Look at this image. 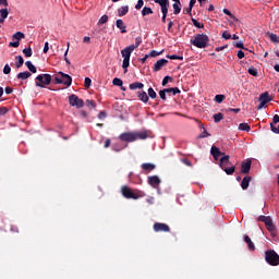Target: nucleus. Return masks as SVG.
<instances>
[{
	"instance_id": "obj_1",
	"label": "nucleus",
	"mask_w": 279,
	"mask_h": 279,
	"mask_svg": "<svg viewBox=\"0 0 279 279\" xmlns=\"http://www.w3.org/2000/svg\"><path fill=\"white\" fill-rule=\"evenodd\" d=\"M190 43L197 49H206L208 47L209 37L205 34H197Z\"/></svg>"
},
{
	"instance_id": "obj_2",
	"label": "nucleus",
	"mask_w": 279,
	"mask_h": 279,
	"mask_svg": "<svg viewBox=\"0 0 279 279\" xmlns=\"http://www.w3.org/2000/svg\"><path fill=\"white\" fill-rule=\"evenodd\" d=\"M54 84H63L66 87H70L73 83V78L70 74H64L63 72H59L53 76Z\"/></svg>"
},
{
	"instance_id": "obj_3",
	"label": "nucleus",
	"mask_w": 279,
	"mask_h": 279,
	"mask_svg": "<svg viewBox=\"0 0 279 279\" xmlns=\"http://www.w3.org/2000/svg\"><path fill=\"white\" fill-rule=\"evenodd\" d=\"M265 260L272 267L279 266V255L275 250H268L265 252Z\"/></svg>"
},
{
	"instance_id": "obj_4",
	"label": "nucleus",
	"mask_w": 279,
	"mask_h": 279,
	"mask_svg": "<svg viewBox=\"0 0 279 279\" xmlns=\"http://www.w3.org/2000/svg\"><path fill=\"white\" fill-rule=\"evenodd\" d=\"M230 157L228 155L223 156L222 158L219 159V168L225 170V172L228 175H231L235 172V166H230ZM229 167V168H228Z\"/></svg>"
},
{
	"instance_id": "obj_5",
	"label": "nucleus",
	"mask_w": 279,
	"mask_h": 279,
	"mask_svg": "<svg viewBox=\"0 0 279 279\" xmlns=\"http://www.w3.org/2000/svg\"><path fill=\"white\" fill-rule=\"evenodd\" d=\"M37 82L35 85L37 87H45V85H50L52 83V75L51 74H39L36 77Z\"/></svg>"
},
{
	"instance_id": "obj_6",
	"label": "nucleus",
	"mask_w": 279,
	"mask_h": 279,
	"mask_svg": "<svg viewBox=\"0 0 279 279\" xmlns=\"http://www.w3.org/2000/svg\"><path fill=\"white\" fill-rule=\"evenodd\" d=\"M257 220L265 223V226L269 232L276 231V226L274 225L272 218L270 216L260 215L259 217H257Z\"/></svg>"
},
{
	"instance_id": "obj_7",
	"label": "nucleus",
	"mask_w": 279,
	"mask_h": 279,
	"mask_svg": "<svg viewBox=\"0 0 279 279\" xmlns=\"http://www.w3.org/2000/svg\"><path fill=\"white\" fill-rule=\"evenodd\" d=\"M69 105L71 107H76L77 109H81L84 107V100L81 99L77 95L71 94L69 96Z\"/></svg>"
},
{
	"instance_id": "obj_8",
	"label": "nucleus",
	"mask_w": 279,
	"mask_h": 279,
	"mask_svg": "<svg viewBox=\"0 0 279 279\" xmlns=\"http://www.w3.org/2000/svg\"><path fill=\"white\" fill-rule=\"evenodd\" d=\"M121 54L123 58L122 68L124 70V73H128V68L130 66V59H131L132 52L129 51L126 48H124L121 50Z\"/></svg>"
},
{
	"instance_id": "obj_9",
	"label": "nucleus",
	"mask_w": 279,
	"mask_h": 279,
	"mask_svg": "<svg viewBox=\"0 0 279 279\" xmlns=\"http://www.w3.org/2000/svg\"><path fill=\"white\" fill-rule=\"evenodd\" d=\"M121 193H122L123 197L126 198V199L136 201L140 197H142L141 195H137V194L133 193L132 190L126 185L122 186Z\"/></svg>"
},
{
	"instance_id": "obj_10",
	"label": "nucleus",
	"mask_w": 279,
	"mask_h": 279,
	"mask_svg": "<svg viewBox=\"0 0 279 279\" xmlns=\"http://www.w3.org/2000/svg\"><path fill=\"white\" fill-rule=\"evenodd\" d=\"M259 106H257V110H262L266 104L272 101V98L270 97L269 95V92H264L263 94H260V97H259Z\"/></svg>"
},
{
	"instance_id": "obj_11",
	"label": "nucleus",
	"mask_w": 279,
	"mask_h": 279,
	"mask_svg": "<svg viewBox=\"0 0 279 279\" xmlns=\"http://www.w3.org/2000/svg\"><path fill=\"white\" fill-rule=\"evenodd\" d=\"M120 141L126 142V143H133L135 142V133L134 132H124L119 135Z\"/></svg>"
},
{
	"instance_id": "obj_12",
	"label": "nucleus",
	"mask_w": 279,
	"mask_h": 279,
	"mask_svg": "<svg viewBox=\"0 0 279 279\" xmlns=\"http://www.w3.org/2000/svg\"><path fill=\"white\" fill-rule=\"evenodd\" d=\"M153 229L155 232H170V227L167 223L162 222H155Z\"/></svg>"
},
{
	"instance_id": "obj_13",
	"label": "nucleus",
	"mask_w": 279,
	"mask_h": 279,
	"mask_svg": "<svg viewBox=\"0 0 279 279\" xmlns=\"http://www.w3.org/2000/svg\"><path fill=\"white\" fill-rule=\"evenodd\" d=\"M168 63H169V60L165 58L157 60L156 63L154 64V72L161 71L162 68L167 66Z\"/></svg>"
},
{
	"instance_id": "obj_14",
	"label": "nucleus",
	"mask_w": 279,
	"mask_h": 279,
	"mask_svg": "<svg viewBox=\"0 0 279 279\" xmlns=\"http://www.w3.org/2000/svg\"><path fill=\"white\" fill-rule=\"evenodd\" d=\"M148 183L151 187L156 189L161 184V179L157 175H153L148 178Z\"/></svg>"
},
{
	"instance_id": "obj_15",
	"label": "nucleus",
	"mask_w": 279,
	"mask_h": 279,
	"mask_svg": "<svg viewBox=\"0 0 279 279\" xmlns=\"http://www.w3.org/2000/svg\"><path fill=\"white\" fill-rule=\"evenodd\" d=\"M210 154L215 160H219V157L225 155L216 145L211 146Z\"/></svg>"
},
{
	"instance_id": "obj_16",
	"label": "nucleus",
	"mask_w": 279,
	"mask_h": 279,
	"mask_svg": "<svg viewBox=\"0 0 279 279\" xmlns=\"http://www.w3.org/2000/svg\"><path fill=\"white\" fill-rule=\"evenodd\" d=\"M251 169H252V160L242 162V167H241L242 173L247 174L250 173Z\"/></svg>"
},
{
	"instance_id": "obj_17",
	"label": "nucleus",
	"mask_w": 279,
	"mask_h": 279,
	"mask_svg": "<svg viewBox=\"0 0 279 279\" xmlns=\"http://www.w3.org/2000/svg\"><path fill=\"white\" fill-rule=\"evenodd\" d=\"M141 168H142L143 171L150 172V171H154L156 169V166L151 162H143L141 165Z\"/></svg>"
},
{
	"instance_id": "obj_18",
	"label": "nucleus",
	"mask_w": 279,
	"mask_h": 279,
	"mask_svg": "<svg viewBox=\"0 0 279 279\" xmlns=\"http://www.w3.org/2000/svg\"><path fill=\"white\" fill-rule=\"evenodd\" d=\"M136 95L140 101H143L144 104H147L149 101V97L146 92H137Z\"/></svg>"
},
{
	"instance_id": "obj_19",
	"label": "nucleus",
	"mask_w": 279,
	"mask_h": 279,
	"mask_svg": "<svg viewBox=\"0 0 279 279\" xmlns=\"http://www.w3.org/2000/svg\"><path fill=\"white\" fill-rule=\"evenodd\" d=\"M135 141L137 140H147L149 137V134L147 131L143 132H134Z\"/></svg>"
},
{
	"instance_id": "obj_20",
	"label": "nucleus",
	"mask_w": 279,
	"mask_h": 279,
	"mask_svg": "<svg viewBox=\"0 0 279 279\" xmlns=\"http://www.w3.org/2000/svg\"><path fill=\"white\" fill-rule=\"evenodd\" d=\"M244 241L247 244L248 251L254 252L255 251V244L253 243L252 239L250 238V235L245 234L244 235Z\"/></svg>"
},
{
	"instance_id": "obj_21",
	"label": "nucleus",
	"mask_w": 279,
	"mask_h": 279,
	"mask_svg": "<svg viewBox=\"0 0 279 279\" xmlns=\"http://www.w3.org/2000/svg\"><path fill=\"white\" fill-rule=\"evenodd\" d=\"M117 28H119L121 31V34H126V25L124 24V22L122 20H118L116 23Z\"/></svg>"
},
{
	"instance_id": "obj_22",
	"label": "nucleus",
	"mask_w": 279,
	"mask_h": 279,
	"mask_svg": "<svg viewBox=\"0 0 279 279\" xmlns=\"http://www.w3.org/2000/svg\"><path fill=\"white\" fill-rule=\"evenodd\" d=\"M144 84L141 82H134L131 85H129V89L131 90H135V89H143L144 88Z\"/></svg>"
},
{
	"instance_id": "obj_23",
	"label": "nucleus",
	"mask_w": 279,
	"mask_h": 279,
	"mask_svg": "<svg viewBox=\"0 0 279 279\" xmlns=\"http://www.w3.org/2000/svg\"><path fill=\"white\" fill-rule=\"evenodd\" d=\"M31 77H32V73H29L27 71L26 72H22L20 74H16V78L17 80H22V81L28 80Z\"/></svg>"
},
{
	"instance_id": "obj_24",
	"label": "nucleus",
	"mask_w": 279,
	"mask_h": 279,
	"mask_svg": "<svg viewBox=\"0 0 279 279\" xmlns=\"http://www.w3.org/2000/svg\"><path fill=\"white\" fill-rule=\"evenodd\" d=\"M163 92H166V94H172L173 96L181 94V90L178 87L166 88Z\"/></svg>"
},
{
	"instance_id": "obj_25",
	"label": "nucleus",
	"mask_w": 279,
	"mask_h": 279,
	"mask_svg": "<svg viewBox=\"0 0 279 279\" xmlns=\"http://www.w3.org/2000/svg\"><path fill=\"white\" fill-rule=\"evenodd\" d=\"M252 181V177H245L242 181L241 187L246 190L250 187V182Z\"/></svg>"
},
{
	"instance_id": "obj_26",
	"label": "nucleus",
	"mask_w": 279,
	"mask_h": 279,
	"mask_svg": "<svg viewBox=\"0 0 279 279\" xmlns=\"http://www.w3.org/2000/svg\"><path fill=\"white\" fill-rule=\"evenodd\" d=\"M25 66H27V69H28L33 74H36V73H37V68L33 64L32 61H26V62H25Z\"/></svg>"
},
{
	"instance_id": "obj_27",
	"label": "nucleus",
	"mask_w": 279,
	"mask_h": 279,
	"mask_svg": "<svg viewBox=\"0 0 279 279\" xmlns=\"http://www.w3.org/2000/svg\"><path fill=\"white\" fill-rule=\"evenodd\" d=\"M149 14H154V11L150 7H144L142 9V16H149Z\"/></svg>"
},
{
	"instance_id": "obj_28",
	"label": "nucleus",
	"mask_w": 279,
	"mask_h": 279,
	"mask_svg": "<svg viewBox=\"0 0 279 279\" xmlns=\"http://www.w3.org/2000/svg\"><path fill=\"white\" fill-rule=\"evenodd\" d=\"M15 60H16V62H15V68L16 69H20L21 66H23L24 58L22 56H16Z\"/></svg>"
},
{
	"instance_id": "obj_29",
	"label": "nucleus",
	"mask_w": 279,
	"mask_h": 279,
	"mask_svg": "<svg viewBox=\"0 0 279 279\" xmlns=\"http://www.w3.org/2000/svg\"><path fill=\"white\" fill-rule=\"evenodd\" d=\"M129 13V7H121L118 10V16H125Z\"/></svg>"
},
{
	"instance_id": "obj_30",
	"label": "nucleus",
	"mask_w": 279,
	"mask_h": 279,
	"mask_svg": "<svg viewBox=\"0 0 279 279\" xmlns=\"http://www.w3.org/2000/svg\"><path fill=\"white\" fill-rule=\"evenodd\" d=\"M226 99V95L223 94H217L214 98V101H216L217 104H221L222 101H225Z\"/></svg>"
},
{
	"instance_id": "obj_31",
	"label": "nucleus",
	"mask_w": 279,
	"mask_h": 279,
	"mask_svg": "<svg viewBox=\"0 0 279 279\" xmlns=\"http://www.w3.org/2000/svg\"><path fill=\"white\" fill-rule=\"evenodd\" d=\"M25 38V35L22 32H16L15 34H13L12 39H15L17 41H20L21 39Z\"/></svg>"
},
{
	"instance_id": "obj_32",
	"label": "nucleus",
	"mask_w": 279,
	"mask_h": 279,
	"mask_svg": "<svg viewBox=\"0 0 279 279\" xmlns=\"http://www.w3.org/2000/svg\"><path fill=\"white\" fill-rule=\"evenodd\" d=\"M238 129H239L240 131H243V132H250V130H251L248 123H241L240 126H238Z\"/></svg>"
},
{
	"instance_id": "obj_33",
	"label": "nucleus",
	"mask_w": 279,
	"mask_h": 279,
	"mask_svg": "<svg viewBox=\"0 0 279 279\" xmlns=\"http://www.w3.org/2000/svg\"><path fill=\"white\" fill-rule=\"evenodd\" d=\"M213 119H214L215 123H218L221 120H223V113H221V112L215 113Z\"/></svg>"
},
{
	"instance_id": "obj_34",
	"label": "nucleus",
	"mask_w": 279,
	"mask_h": 279,
	"mask_svg": "<svg viewBox=\"0 0 279 279\" xmlns=\"http://www.w3.org/2000/svg\"><path fill=\"white\" fill-rule=\"evenodd\" d=\"M108 21H109V16H108V15H102V16L99 19L97 25H98V26L104 25V24L108 23Z\"/></svg>"
},
{
	"instance_id": "obj_35",
	"label": "nucleus",
	"mask_w": 279,
	"mask_h": 279,
	"mask_svg": "<svg viewBox=\"0 0 279 279\" xmlns=\"http://www.w3.org/2000/svg\"><path fill=\"white\" fill-rule=\"evenodd\" d=\"M155 3L159 4L160 8H162L163 5H170L169 0H153Z\"/></svg>"
},
{
	"instance_id": "obj_36",
	"label": "nucleus",
	"mask_w": 279,
	"mask_h": 279,
	"mask_svg": "<svg viewBox=\"0 0 279 279\" xmlns=\"http://www.w3.org/2000/svg\"><path fill=\"white\" fill-rule=\"evenodd\" d=\"M192 23L196 28L204 29V24H201V22H198L196 19L192 17Z\"/></svg>"
},
{
	"instance_id": "obj_37",
	"label": "nucleus",
	"mask_w": 279,
	"mask_h": 279,
	"mask_svg": "<svg viewBox=\"0 0 279 279\" xmlns=\"http://www.w3.org/2000/svg\"><path fill=\"white\" fill-rule=\"evenodd\" d=\"M199 128L203 129V133H201L199 138H206L210 136V134L206 131L203 124H201Z\"/></svg>"
},
{
	"instance_id": "obj_38",
	"label": "nucleus",
	"mask_w": 279,
	"mask_h": 279,
	"mask_svg": "<svg viewBox=\"0 0 279 279\" xmlns=\"http://www.w3.org/2000/svg\"><path fill=\"white\" fill-rule=\"evenodd\" d=\"M23 53L25 54L26 58H32L33 57V49L29 47V48H25L23 50Z\"/></svg>"
},
{
	"instance_id": "obj_39",
	"label": "nucleus",
	"mask_w": 279,
	"mask_h": 279,
	"mask_svg": "<svg viewBox=\"0 0 279 279\" xmlns=\"http://www.w3.org/2000/svg\"><path fill=\"white\" fill-rule=\"evenodd\" d=\"M69 51H70V43H68V48H66V51L64 53V61L68 65H71V61L70 59L68 58V54H69Z\"/></svg>"
},
{
	"instance_id": "obj_40",
	"label": "nucleus",
	"mask_w": 279,
	"mask_h": 279,
	"mask_svg": "<svg viewBox=\"0 0 279 279\" xmlns=\"http://www.w3.org/2000/svg\"><path fill=\"white\" fill-rule=\"evenodd\" d=\"M148 97L151 99H156L158 97V94L150 87L148 89Z\"/></svg>"
},
{
	"instance_id": "obj_41",
	"label": "nucleus",
	"mask_w": 279,
	"mask_h": 279,
	"mask_svg": "<svg viewBox=\"0 0 279 279\" xmlns=\"http://www.w3.org/2000/svg\"><path fill=\"white\" fill-rule=\"evenodd\" d=\"M269 39H270V41L274 43V44H279V37H278L276 34H274V33H271V34L269 35Z\"/></svg>"
},
{
	"instance_id": "obj_42",
	"label": "nucleus",
	"mask_w": 279,
	"mask_h": 279,
	"mask_svg": "<svg viewBox=\"0 0 279 279\" xmlns=\"http://www.w3.org/2000/svg\"><path fill=\"white\" fill-rule=\"evenodd\" d=\"M9 16V11H8V9L7 8H4V9H0V17H2V19H7Z\"/></svg>"
},
{
	"instance_id": "obj_43",
	"label": "nucleus",
	"mask_w": 279,
	"mask_h": 279,
	"mask_svg": "<svg viewBox=\"0 0 279 279\" xmlns=\"http://www.w3.org/2000/svg\"><path fill=\"white\" fill-rule=\"evenodd\" d=\"M173 7V14H180L181 13V7L180 3L172 4Z\"/></svg>"
},
{
	"instance_id": "obj_44",
	"label": "nucleus",
	"mask_w": 279,
	"mask_h": 279,
	"mask_svg": "<svg viewBox=\"0 0 279 279\" xmlns=\"http://www.w3.org/2000/svg\"><path fill=\"white\" fill-rule=\"evenodd\" d=\"M169 5H170V4H166V5H163V7H160V10H161V14H162V15L168 16Z\"/></svg>"
},
{
	"instance_id": "obj_45",
	"label": "nucleus",
	"mask_w": 279,
	"mask_h": 279,
	"mask_svg": "<svg viewBox=\"0 0 279 279\" xmlns=\"http://www.w3.org/2000/svg\"><path fill=\"white\" fill-rule=\"evenodd\" d=\"M169 82H172V77L169 76V75H166V76L162 78L161 85H162V86H166Z\"/></svg>"
},
{
	"instance_id": "obj_46",
	"label": "nucleus",
	"mask_w": 279,
	"mask_h": 279,
	"mask_svg": "<svg viewBox=\"0 0 279 279\" xmlns=\"http://www.w3.org/2000/svg\"><path fill=\"white\" fill-rule=\"evenodd\" d=\"M248 74H251L254 77H257L258 76V70L255 69V68H251V69H248Z\"/></svg>"
},
{
	"instance_id": "obj_47",
	"label": "nucleus",
	"mask_w": 279,
	"mask_h": 279,
	"mask_svg": "<svg viewBox=\"0 0 279 279\" xmlns=\"http://www.w3.org/2000/svg\"><path fill=\"white\" fill-rule=\"evenodd\" d=\"M112 83L116 86H123V80H121L119 77H114Z\"/></svg>"
},
{
	"instance_id": "obj_48",
	"label": "nucleus",
	"mask_w": 279,
	"mask_h": 279,
	"mask_svg": "<svg viewBox=\"0 0 279 279\" xmlns=\"http://www.w3.org/2000/svg\"><path fill=\"white\" fill-rule=\"evenodd\" d=\"M163 53V50L158 52L156 50H151L150 53L148 54L150 58H155V57H158V56H161Z\"/></svg>"
},
{
	"instance_id": "obj_49",
	"label": "nucleus",
	"mask_w": 279,
	"mask_h": 279,
	"mask_svg": "<svg viewBox=\"0 0 279 279\" xmlns=\"http://www.w3.org/2000/svg\"><path fill=\"white\" fill-rule=\"evenodd\" d=\"M166 58H168V59H170V60H180V61H183V57L175 56V54L166 56Z\"/></svg>"
},
{
	"instance_id": "obj_50",
	"label": "nucleus",
	"mask_w": 279,
	"mask_h": 279,
	"mask_svg": "<svg viewBox=\"0 0 279 279\" xmlns=\"http://www.w3.org/2000/svg\"><path fill=\"white\" fill-rule=\"evenodd\" d=\"M223 13L227 14V16H230L231 19H233L234 21H238L234 14H232V12H230L228 9H223Z\"/></svg>"
},
{
	"instance_id": "obj_51",
	"label": "nucleus",
	"mask_w": 279,
	"mask_h": 279,
	"mask_svg": "<svg viewBox=\"0 0 279 279\" xmlns=\"http://www.w3.org/2000/svg\"><path fill=\"white\" fill-rule=\"evenodd\" d=\"M159 97L162 101H167V93L165 92V89L159 92Z\"/></svg>"
},
{
	"instance_id": "obj_52",
	"label": "nucleus",
	"mask_w": 279,
	"mask_h": 279,
	"mask_svg": "<svg viewBox=\"0 0 279 279\" xmlns=\"http://www.w3.org/2000/svg\"><path fill=\"white\" fill-rule=\"evenodd\" d=\"M12 72V68L9 64L4 65L3 73L9 75Z\"/></svg>"
},
{
	"instance_id": "obj_53",
	"label": "nucleus",
	"mask_w": 279,
	"mask_h": 279,
	"mask_svg": "<svg viewBox=\"0 0 279 279\" xmlns=\"http://www.w3.org/2000/svg\"><path fill=\"white\" fill-rule=\"evenodd\" d=\"M270 131L274 133V134H278L279 135V125L276 126L274 124H270Z\"/></svg>"
},
{
	"instance_id": "obj_54",
	"label": "nucleus",
	"mask_w": 279,
	"mask_h": 279,
	"mask_svg": "<svg viewBox=\"0 0 279 279\" xmlns=\"http://www.w3.org/2000/svg\"><path fill=\"white\" fill-rule=\"evenodd\" d=\"M143 8H144V0H138L137 4H135V9L138 11V10H142Z\"/></svg>"
},
{
	"instance_id": "obj_55",
	"label": "nucleus",
	"mask_w": 279,
	"mask_h": 279,
	"mask_svg": "<svg viewBox=\"0 0 279 279\" xmlns=\"http://www.w3.org/2000/svg\"><path fill=\"white\" fill-rule=\"evenodd\" d=\"M92 85V78L90 77H85V81H84V86L86 88H89Z\"/></svg>"
},
{
	"instance_id": "obj_56",
	"label": "nucleus",
	"mask_w": 279,
	"mask_h": 279,
	"mask_svg": "<svg viewBox=\"0 0 279 279\" xmlns=\"http://www.w3.org/2000/svg\"><path fill=\"white\" fill-rule=\"evenodd\" d=\"M86 106L87 107H90L92 109H95L96 108V104L94 100H86Z\"/></svg>"
},
{
	"instance_id": "obj_57",
	"label": "nucleus",
	"mask_w": 279,
	"mask_h": 279,
	"mask_svg": "<svg viewBox=\"0 0 279 279\" xmlns=\"http://www.w3.org/2000/svg\"><path fill=\"white\" fill-rule=\"evenodd\" d=\"M277 123H279V114H275L272 117V122L270 124H272V126H275Z\"/></svg>"
},
{
	"instance_id": "obj_58",
	"label": "nucleus",
	"mask_w": 279,
	"mask_h": 279,
	"mask_svg": "<svg viewBox=\"0 0 279 279\" xmlns=\"http://www.w3.org/2000/svg\"><path fill=\"white\" fill-rule=\"evenodd\" d=\"M234 47H235L236 49H245L243 41H236V43L234 44Z\"/></svg>"
},
{
	"instance_id": "obj_59",
	"label": "nucleus",
	"mask_w": 279,
	"mask_h": 279,
	"mask_svg": "<svg viewBox=\"0 0 279 279\" xmlns=\"http://www.w3.org/2000/svg\"><path fill=\"white\" fill-rule=\"evenodd\" d=\"M9 47L10 48H19L20 47V41H10Z\"/></svg>"
},
{
	"instance_id": "obj_60",
	"label": "nucleus",
	"mask_w": 279,
	"mask_h": 279,
	"mask_svg": "<svg viewBox=\"0 0 279 279\" xmlns=\"http://www.w3.org/2000/svg\"><path fill=\"white\" fill-rule=\"evenodd\" d=\"M222 37L228 40V39H232V35L230 33H228L227 31L223 32Z\"/></svg>"
},
{
	"instance_id": "obj_61",
	"label": "nucleus",
	"mask_w": 279,
	"mask_h": 279,
	"mask_svg": "<svg viewBox=\"0 0 279 279\" xmlns=\"http://www.w3.org/2000/svg\"><path fill=\"white\" fill-rule=\"evenodd\" d=\"M126 50H129L131 53L134 51V49H137L136 45H129L128 47H125Z\"/></svg>"
},
{
	"instance_id": "obj_62",
	"label": "nucleus",
	"mask_w": 279,
	"mask_h": 279,
	"mask_svg": "<svg viewBox=\"0 0 279 279\" xmlns=\"http://www.w3.org/2000/svg\"><path fill=\"white\" fill-rule=\"evenodd\" d=\"M8 109L5 107H0V117H3L8 113Z\"/></svg>"
},
{
	"instance_id": "obj_63",
	"label": "nucleus",
	"mask_w": 279,
	"mask_h": 279,
	"mask_svg": "<svg viewBox=\"0 0 279 279\" xmlns=\"http://www.w3.org/2000/svg\"><path fill=\"white\" fill-rule=\"evenodd\" d=\"M107 118V112L105 110H101L98 114V119H106Z\"/></svg>"
},
{
	"instance_id": "obj_64",
	"label": "nucleus",
	"mask_w": 279,
	"mask_h": 279,
	"mask_svg": "<svg viewBox=\"0 0 279 279\" xmlns=\"http://www.w3.org/2000/svg\"><path fill=\"white\" fill-rule=\"evenodd\" d=\"M181 161H182L183 165L192 168V162L189 159H182Z\"/></svg>"
}]
</instances>
